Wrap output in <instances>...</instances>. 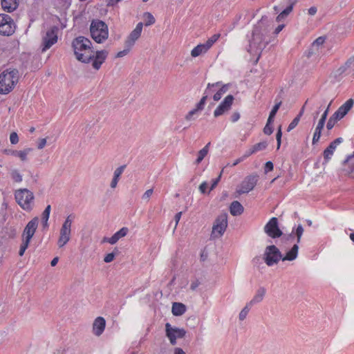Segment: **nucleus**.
Listing matches in <instances>:
<instances>
[{
	"label": "nucleus",
	"mask_w": 354,
	"mask_h": 354,
	"mask_svg": "<svg viewBox=\"0 0 354 354\" xmlns=\"http://www.w3.org/2000/svg\"><path fill=\"white\" fill-rule=\"evenodd\" d=\"M72 47L78 61L86 64L92 62V66L95 70L100 68L109 54L106 50L94 53L91 41L83 36L75 38L72 41Z\"/></svg>",
	"instance_id": "obj_1"
},
{
	"label": "nucleus",
	"mask_w": 354,
	"mask_h": 354,
	"mask_svg": "<svg viewBox=\"0 0 354 354\" xmlns=\"http://www.w3.org/2000/svg\"><path fill=\"white\" fill-rule=\"evenodd\" d=\"M268 32V17L262 16L257 24L254 26L251 38L249 39L248 51L251 55H258L259 57L262 50L269 43L266 40V35Z\"/></svg>",
	"instance_id": "obj_2"
},
{
	"label": "nucleus",
	"mask_w": 354,
	"mask_h": 354,
	"mask_svg": "<svg viewBox=\"0 0 354 354\" xmlns=\"http://www.w3.org/2000/svg\"><path fill=\"white\" fill-rule=\"evenodd\" d=\"M19 80L17 69H6L0 74V94H8L15 87Z\"/></svg>",
	"instance_id": "obj_3"
},
{
	"label": "nucleus",
	"mask_w": 354,
	"mask_h": 354,
	"mask_svg": "<svg viewBox=\"0 0 354 354\" xmlns=\"http://www.w3.org/2000/svg\"><path fill=\"white\" fill-rule=\"evenodd\" d=\"M90 32L92 39L97 44H102L108 39L109 29L105 22L93 19L90 25Z\"/></svg>",
	"instance_id": "obj_4"
},
{
	"label": "nucleus",
	"mask_w": 354,
	"mask_h": 354,
	"mask_svg": "<svg viewBox=\"0 0 354 354\" xmlns=\"http://www.w3.org/2000/svg\"><path fill=\"white\" fill-rule=\"evenodd\" d=\"M303 233L304 227L301 224H299L296 227L295 230V227H293L292 232L288 235L287 240L290 241L294 239L293 234H295V236H297V243L292 247V248L286 253V254L284 257L282 256L283 261H293L297 257L299 250V246L297 243H300Z\"/></svg>",
	"instance_id": "obj_5"
},
{
	"label": "nucleus",
	"mask_w": 354,
	"mask_h": 354,
	"mask_svg": "<svg viewBox=\"0 0 354 354\" xmlns=\"http://www.w3.org/2000/svg\"><path fill=\"white\" fill-rule=\"evenodd\" d=\"M74 216L69 215L66 217L64 221L59 232V237L57 241V245L59 248L64 247L71 239V225L73 221Z\"/></svg>",
	"instance_id": "obj_6"
},
{
	"label": "nucleus",
	"mask_w": 354,
	"mask_h": 354,
	"mask_svg": "<svg viewBox=\"0 0 354 354\" xmlns=\"http://www.w3.org/2000/svg\"><path fill=\"white\" fill-rule=\"evenodd\" d=\"M15 197L17 203L25 210L32 209L31 203L34 199L33 194L27 189H19L15 192Z\"/></svg>",
	"instance_id": "obj_7"
},
{
	"label": "nucleus",
	"mask_w": 354,
	"mask_h": 354,
	"mask_svg": "<svg viewBox=\"0 0 354 354\" xmlns=\"http://www.w3.org/2000/svg\"><path fill=\"white\" fill-rule=\"evenodd\" d=\"M263 260L267 266H272L282 261L281 252L275 245H268L265 249Z\"/></svg>",
	"instance_id": "obj_8"
},
{
	"label": "nucleus",
	"mask_w": 354,
	"mask_h": 354,
	"mask_svg": "<svg viewBox=\"0 0 354 354\" xmlns=\"http://www.w3.org/2000/svg\"><path fill=\"white\" fill-rule=\"evenodd\" d=\"M16 29V24L12 18L7 14H0V35H12Z\"/></svg>",
	"instance_id": "obj_9"
},
{
	"label": "nucleus",
	"mask_w": 354,
	"mask_h": 354,
	"mask_svg": "<svg viewBox=\"0 0 354 354\" xmlns=\"http://www.w3.org/2000/svg\"><path fill=\"white\" fill-rule=\"evenodd\" d=\"M166 336L169 339L171 345L176 344V339L183 338L185 336L186 330L183 328L173 327L169 323L165 324Z\"/></svg>",
	"instance_id": "obj_10"
},
{
	"label": "nucleus",
	"mask_w": 354,
	"mask_h": 354,
	"mask_svg": "<svg viewBox=\"0 0 354 354\" xmlns=\"http://www.w3.org/2000/svg\"><path fill=\"white\" fill-rule=\"evenodd\" d=\"M265 233L272 239L279 238L282 235V231L279 227L278 219L271 218L264 226Z\"/></svg>",
	"instance_id": "obj_11"
},
{
	"label": "nucleus",
	"mask_w": 354,
	"mask_h": 354,
	"mask_svg": "<svg viewBox=\"0 0 354 354\" xmlns=\"http://www.w3.org/2000/svg\"><path fill=\"white\" fill-rule=\"evenodd\" d=\"M58 30L57 26H53L46 31V35L43 37L42 51H46L57 41Z\"/></svg>",
	"instance_id": "obj_12"
},
{
	"label": "nucleus",
	"mask_w": 354,
	"mask_h": 354,
	"mask_svg": "<svg viewBox=\"0 0 354 354\" xmlns=\"http://www.w3.org/2000/svg\"><path fill=\"white\" fill-rule=\"evenodd\" d=\"M227 227V214L223 213L220 214L216 218L212 227V234H218L219 236H222Z\"/></svg>",
	"instance_id": "obj_13"
},
{
	"label": "nucleus",
	"mask_w": 354,
	"mask_h": 354,
	"mask_svg": "<svg viewBox=\"0 0 354 354\" xmlns=\"http://www.w3.org/2000/svg\"><path fill=\"white\" fill-rule=\"evenodd\" d=\"M258 180V176L257 175H251L247 176L241 183L239 189H237V192L239 194H246L252 191Z\"/></svg>",
	"instance_id": "obj_14"
},
{
	"label": "nucleus",
	"mask_w": 354,
	"mask_h": 354,
	"mask_svg": "<svg viewBox=\"0 0 354 354\" xmlns=\"http://www.w3.org/2000/svg\"><path fill=\"white\" fill-rule=\"evenodd\" d=\"M38 222V218L35 217L27 223L22 233L23 240L30 242L37 228Z\"/></svg>",
	"instance_id": "obj_15"
},
{
	"label": "nucleus",
	"mask_w": 354,
	"mask_h": 354,
	"mask_svg": "<svg viewBox=\"0 0 354 354\" xmlns=\"http://www.w3.org/2000/svg\"><path fill=\"white\" fill-rule=\"evenodd\" d=\"M234 96L232 95H227L224 100L221 102V103L218 106V107L214 111V117L217 118L220 115H222L225 112L227 111L230 109L233 101Z\"/></svg>",
	"instance_id": "obj_16"
},
{
	"label": "nucleus",
	"mask_w": 354,
	"mask_h": 354,
	"mask_svg": "<svg viewBox=\"0 0 354 354\" xmlns=\"http://www.w3.org/2000/svg\"><path fill=\"white\" fill-rule=\"evenodd\" d=\"M221 84V83L220 82H218L213 84L209 83L207 84V86L205 90L203 96L202 97L199 102L196 104V106L195 108L196 109H197L198 111H201L204 109V106L206 102L207 98L208 97L209 95H210L212 93L215 91V88L219 86Z\"/></svg>",
	"instance_id": "obj_17"
},
{
	"label": "nucleus",
	"mask_w": 354,
	"mask_h": 354,
	"mask_svg": "<svg viewBox=\"0 0 354 354\" xmlns=\"http://www.w3.org/2000/svg\"><path fill=\"white\" fill-rule=\"evenodd\" d=\"M353 75H354V57L349 58L346 63L337 68L335 76Z\"/></svg>",
	"instance_id": "obj_18"
},
{
	"label": "nucleus",
	"mask_w": 354,
	"mask_h": 354,
	"mask_svg": "<svg viewBox=\"0 0 354 354\" xmlns=\"http://www.w3.org/2000/svg\"><path fill=\"white\" fill-rule=\"evenodd\" d=\"M143 24L142 22H139L136 28L131 32L127 40L125 41L124 45L128 46L129 47H133L138 40V39L140 37L141 32L142 30Z\"/></svg>",
	"instance_id": "obj_19"
},
{
	"label": "nucleus",
	"mask_w": 354,
	"mask_h": 354,
	"mask_svg": "<svg viewBox=\"0 0 354 354\" xmlns=\"http://www.w3.org/2000/svg\"><path fill=\"white\" fill-rule=\"evenodd\" d=\"M129 232V229L126 227H122L116 232L111 237H104L102 243H109L111 245L116 243L120 239L124 237Z\"/></svg>",
	"instance_id": "obj_20"
},
{
	"label": "nucleus",
	"mask_w": 354,
	"mask_h": 354,
	"mask_svg": "<svg viewBox=\"0 0 354 354\" xmlns=\"http://www.w3.org/2000/svg\"><path fill=\"white\" fill-rule=\"evenodd\" d=\"M106 327V320L102 317H97L93 324V333L95 335L100 336Z\"/></svg>",
	"instance_id": "obj_21"
},
{
	"label": "nucleus",
	"mask_w": 354,
	"mask_h": 354,
	"mask_svg": "<svg viewBox=\"0 0 354 354\" xmlns=\"http://www.w3.org/2000/svg\"><path fill=\"white\" fill-rule=\"evenodd\" d=\"M354 104L353 99H348L335 112V117L339 118H344L348 112L351 109Z\"/></svg>",
	"instance_id": "obj_22"
},
{
	"label": "nucleus",
	"mask_w": 354,
	"mask_h": 354,
	"mask_svg": "<svg viewBox=\"0 0 354 354\" xmlns=\"http://www.w3.org/2000/svg\"><path fill=\"white\" fill-rule=\"evenodd\" d=\"M343 142V139L342 138H336L334 141H333L329 146L324 151V159L328 160L331 158L333 155L334 151L335 150L337 146Z\"/></svg>",
	"instance_id": "obj_23"
},
{
	"label": "nucleus",
	"mask_w": 354,
	"mask_h": 354,
	"mask_svg": "<svg viewBox=\"0 0 354 354\" xmlns=\"http://www.w3.org/2000/svg\"><path fill=\"white\" fill-rule=\"evenodd\" d=\"M268 147L266 141H262L257 144L254 145L245 152V157H249L251 155L257 153L258 151L265 150Z\"/></svg>",
	"instance_id": "obj_24"
},
{
	"label": "nucleus",
	"mask_w": 354,
	"mask_h": 354,
	"mask_svg": "<svg viewBox=\"0 0 354 354\" xmlns=\"http://www.w3.org/2000/svg\"><path fill=\"white\" fill-rule=\"evenodd\" d=\"M19 0H1L2 8L4 11L12 12L19 6Z\"/></svg>",
	"instance_id": "obj_25"
},
{
	"label": "nucleus",
	"mask_w": 354,
	"mask_h": 354,
	"mask_svg": "<svg viewBox=\"0 0 354 354\" xmlns=\"http://www.w3.org/2000/svg\"><path fill=\"white\" fill-rule=\"evenodd\" d=\"M266 292V290L263 287H260L257 290L253 298L248 303L249 305L252 306L254 304L260 303L264 298Z\"/></svg>",
	"instance_id": "obj_26"
},
{
	"label": "nucleus",
	"mask_w": 354,
	"mask_h": 354,
	"mask_svg": "<svg viewBox=\"0 0 354 354\" xmlns=\"http://www.w3.org/2000/svg\"><path fill=\"white\" fill-rule=\"evenodd\" d=\"M243 205L237 201H233L230 206V212L232 216H239L243 212Z\"/></svg>",
	"instance_id": "obj_27"
},
{
	"label": "nucleus",
	"mask_w": 354,
	"mask_h": 354,
	"mask_svg": "<svg viewBox=\"0 0 354 354\" xmlns=\"http://www.w3.org/2000/svg\"><path fill=\"white\" fill-rule=\"evenodd\" d=\"M186 311V306L182 303L174 302L172 305L171 312L175 316H180Z\"/></svg>",
	"instance_id": "obj_28"
},
{
	"label": "nucleus",
	"mask_w": 354,
	"mask_h": 354,
	"mask_svg": "<svg viewBox=\"0 0 354 354\" xmlns=\"http://www.w3.org/2000/svg\"><path fill=\"white\" fill-rule=\"evenodd\" d=\"M208 50L209 48L205 43L200 44L192 50L191 55L194 57H196L203 53H205Z\"/></svg>",
	"instance_id": "obj_29"
},
{
	"label": "nucleus",
	"mask_w": 354,
	"mask_h": 354,
	"mask_svg": "<svg viewBox=\"0 0 354 354\" xmlns=\"http://www.w3.org/2000/svg\"><path fill=\"white\" fill-rule=\"evenodd\" d=\"M294 4V2L291 3L282 12H281L276 17V21L277 22H281L283 20H284L288 16V15L292 11Z\"/></svg>",
	"instance_id": "obj_30"
},
{
	"label": "nucleus",
	"mask_w": 354,
	"mask_h": 354,
	"mask_svg": "<svg viewBox=\"0 0 354 354\" xmlns=\"http://www.w3.org/2000/svg\"><path fill=\"white\" fill-rule=\"evenodd\" d=\"M324 41L325 38L323 37H319L316 39L312 44L310 48L311 51L308 53V57H310L313 53V50H318L319 48L324 44Z\"/></svg>",
	"instance_id": "obj_31"
},
{
	"label": "nucleus",
	"mask_w": 354,
	"mask_h": 354,
	"mask_svg": "<svg viewBox=\"0 0 354 354\" xmlns=\"http://www.w3.org/2000/svg\"><path fill=\"white\" fill-rule=\"evenodd\" d=\"M229 88V84L223 85L213 95V99L214 101H218L221 100L222 96L227 91Z\"/></svg>",
	"instance_id": "obj_32"
},
{
	"label": "nucleus",
	"mask_w": 354,
	"mask_h": 354,
	"mask_svg": "<svg viewBox=\"0 0 354 354\" xmlns=\"http://www.w3.org/2000/svg\"><path fill=\"white\" fill-rule=\"evenodd\" d=\"M210 142L207 143L202 149L198 151V157L196 160V164H199L203 158L207 156L209 150Z\"/></svg>",
	"instance_id": "obj_33"
},
{
	"label": "nucleus",
	"mask_w": 354,
	"mask_h": 354,
	"mask_svg": "<svg viewBox=\"0 0 354 354\" xmlns=\"http://www.w3.org/2000/svg\"><path fill=\"white\" fill-rule=\"evenodd\" d=\"M125 168H126L125 165H121V166L118 167V168H116L113 172V176L112 179L118 183V181L120 178V176L122 174V173L124 172Z\"/></svg>",
	"instance_id": "obj_34"
},
{
	"label": "nucleus",
	"mask_w": 354,
	"mask_h": 354,
	"mask_svg": "<svg viewBox=\"0 0 354 354\" xmlns=\"http://www.w3.org/2000/svg\"><path fill=\"white\" fill-rule=\"evenodd\" d=\"M281 104V102H279L277 103L272 109L271 111L270 112L269 117L268 118V123H272L274 121V118L277 113L280 106Z\"/></svg>",
	"instance_id": "obj_35"
},
{
	"label": "nucleus",
	"mask_w": 354,
	"mask_h": 354,
	"mask_svg": "<svg viewBox=\"0 0 354 354\" xmlns=\"http://www.w3.org/2000/svg\"><path fill=\"white\" fill-rule=\"evenodd\" d=\"M221 34L216 33L213 35L212 37H210L205 44H206L207 47L209 49L213 44L220 38Z\"/></svg>",
	"instance_id": "obj_36"
},
{
	"label": "nucleus",
	"mask_w": 354,
	"mask_h": 354,
	"mask_svg": "<svg viewBox=\"0 0 354 354\" xmlns=\"http://www.w3.org/2000/svg\"><path fill=\"white\" fill-rule=\"evenodd\" d=\"M251 307L252 306L249 305V304H247L241 310L239 315V318L241 321H243L246 318Z\"/></svg>",
	"instance_id": "obj_37"
},
{
	"label": "nucleus",
	"mask_w": 354,
	"mask_h": 354,
	"mask_svg": "<svg viewBox=\"0 0 354 354\" xmlns=\"http://www.w3.org/2000/svg\"><path fill=\"white\" fill-rule=\"evenodd\" d=\"M339 120H341V118L335 117V113H334L333 114V115L329 118V120L327 122V124H326L327 129L328 130L332 129L333 128V127L335 126V123Z\"/></svg>",
	"instance_id": "obj_38"
},
{
	"label": "nucleus",
	"mask_w": 354,
	"mask_h": 354,
	"mask_svg": "<svg viewBox=\"0 0 354 354\" xmlns=\"http://www.w3.org/2000/svg\"><path fill=\"white\" fill-rule=\"evenodd\" d=\"M11 177L15 182L20 183L22 181V176L17 169L12 170L10 173Z\"/></svg>",
	"instance_id": "obj_39"
},
{
	"label": "nucleus",
	"mask_w": 354,
	"mask_h": 354,
	"mask_svg": "<svg viewBox=\"0 0 354 354\" xmlns=\"http://www.w3.org/2000/svg\"><path fill=\"white\" fill-rule=\"evenodd\" d=\"M29 244H30V242L26 241L22 239V243H21V244L20 245V248H19V255L20 257H22L24 254L26 249L28 248V247L29 245Z\"/></svg>",
	"instance_id": "obj_40"
},
{
	"label": "nucleus",
	"mask_w": 354,
	"mask_h": 354,
	"mask_svg": "<svg viewBox=\"0 0 354 354\" xmlns=\"http://www.w3.org/2000/svg\"><path fill=\"white\" fill-rule=\"evenodd\" d=\"M145 16L146 17V22L145 26H150L155 23L156 20L154 17L149 12H146L145 14Z\"/></svg>",
	"instance_id": "obj_41"
},
{
	"label": "nucleus",
	"mask_w": 354,
	"mask_h": 354,
	"mask_svg": "<svg viewBox=\"0 0 354 354\" xmlns=\"http://www.w3.org/2000/svg\"><path fill=\"white\" fill-rule=\"evenodd\" d=\"M299 120H299V115L296 116L292 120V121L289 124V125L288 127V129H287V131H290L291 130L295 129L297 127V125L298 124Z\"/></svg>",
	"instance_id": "obj_42"
},
{
	"label": "nucleus",
	"mask_w": 354,
	"mask_h": 354,
	"mask_svg": "<svg viewBox=\"0 0 354 354\" xmlns=\"http://www.w3.org/2000/svg\"><path fill=\"white\" fill-rule=\"evenodd\" d=\"M281 136H282V130H281V126H279L277 129V132L276 134V140L277 143V149L280 148L281 144Z\"/></svg>",
	"instance_id": "obj_43"
},
{
	"label": "nucleus",
	"mask_w": 354,
	"mask_h": 354,
	"mask_svg": "<svg viewBox=\"0 0 354 354\" xmlns=\"http://www.w3.org/2000/svg\"><path fill=\"white\" fill-rule=\"evenodd\" d=\"M131 48L132 47H129L128 46L125 45L124 49L123 50L119 51L115 57L120 58L127 55L130 52Z\"/></svg>",
	"instance_id": "obj_44"
},
{
	"label": "nucleus",
	"mask_w": 354,
	"mask_h": 354,
	"mask_svg": "<svg viewBox=\"0 0 354 354\" xmlns=\"http://www.w3.org/2000/svg\"><path fill=\"white\" fill-rule=\"evenodd\" d=\"M272 123H268V120L267 121V124H266L263 129V133L266 135H271L273 132V128L271 125Z\"/></svg>",
	"instance_id": "obj_45"
},
{
	"label": "nucleus",
	"mask_w": 354,
	"mask_h": 354,
	"mask_svg": "<svg viewBox=\"0 0 354 354\" xmlns=\"http://www.w3.org/2000/svg\"><path fill=\"white\" fill-rule=\"evenodd\" d=\"M10 141L11 144L16 145L19 142V137L16 132H12L10 135Z\"/></svg>",
	"instance_id": "obj_46"
},
{
	"label": "nucleus",
	"mask_w": 354,
	"mask_h": 354,
	"mask_svg": "<svg viewBox=\"0 0 354 354\" xmlns=\"http://www.w3.org/2000/svg\"><path fill=\"white\" fill-rule=\"evenodd\" d=\"M153 189H147L142 196V198L144 201H148L153 194Z\"/></svg>",
	"instance_id": "obj_47"
},
{
	"label": "nucleus",
	"mask_w": 354,
	"mask_h": 354,
	"mask_svg": "<svg viewBox=\"0 0 354 354\" xmlns=\"http://www.w3.org/2000/svg\"><path fill=\"white\" fill-rule=\"evenodd\" d=\"M322 133V131H319V129H315L313 138V144L315 145L316 142H317L320 138Z\"/></svg>",
	"instance_id": "obj_48"
},
{
	"label": "nucleus",
	"mask_w": 354,
	"mask_h": 354,
	"mask_svg": "<svg viewBox=\"0 0 354 354\" xmlns=\"http://www.w3.org/2000/svg\"><path fill=\"white\" fill-rule=\"evenodd\" d=\"M208 258V252L206 248H203L201 252L200 260L201 261H205Z\"/></svg>",
	"instance_id": "obj_49"
},
{
	"label": "nucleus",
	"mask_w": 354,
	"mask_h": 354,
	"mask_svg": "<svg viewBox=\"0 0 354 354\" xmlns=\"http://www.w3.org/2000/svg\"><path fill=\"white\" fill-rule=\"evenodd\" d=\"M221 175H222V171L220 173L219 176L217 178L212 180V185L210 187V190H213L216 187V185H218V183H219V181L221 180Z\"/></svg>",
	"instance_id": "obj_50"
},
{
	"label": "nucleus",
	"mask_w": 354,
	"mask_h": 354,
	"mask_svg": "<svg viewBox=\"0 0 354 354\" xmlns=\"http://www.w3.org/2000/svg\"><path fill=\"white\" fill-rule=\"evenodd\" d=\"M29 150L24 151H17V156L20 158L21 160H26L27 158V155L28 153Z\"/></svg>",
	"instance_id": "obj_51"
},
{
	"label": "nucleus",
	"mask_w": 354,
	"mask_h": 354,
	"mask_svg": "<svg viewBox=\"0 0 354 354\" xmlns=\"http://www.w3.org/2000/svg\"><path fill=\"white\" fill-rule=\"evenodd\" d=\"M274 165L271 161H268L265 164L264 170L265 173H268L273 170Z\"/></svg>",
	"instance_id": "obj_52"
},
{
	"label": "nucleus",
	"mask_w": 354,
	"mask_h": 354,
	"mask_svg": "<svg viewBox=\"0 0 354 354\" xmlns=\"http://www.w3.org/2000/svg\"><path fill=\"white\" fill-rule=\"evenodd\" d=\"M115 258V254L113 252H111L107 254L104 259V262L106 263H110Z\"/></svg>",
	"instance_id": "obj_53"
},
{
	"label": "nucleus",
	"mask_w": 354,
	"mask_h": 354,
	"mask_svg": "<svg viewBox=\"0 0 354 354\" xmlns=\"http://www.w3.org/2000/svg\"><path fill=\"white\" fill-rule=\"evenodd\" d=\"M200 284H201V282L199 281V280L195 279L192 281L191 285H190V289L194 291L196 290V288L199 286Z\"/></svg>",
	"instance_id": "obj_54"
},
{
	"label": "nucleus",
	"mask_w": 354,
	"mask_h": 354,
	"mask_svg": "<svg viewBox=\"0 0 354 354\" xmlns=\"http://www.w3.org/2000/svg\"><path fill=\"white\" fill-rule=\"evenodd\" d=\"M198 112L197 109H194L192 111H190L185 116V119L187 120H191L193 119V116L196 114Z\"/></svg>",
	"instance_id": "obj_55"
},
{
	"label": "nucleus",
	"mask_w": 354,
	"mask_h": 354,
	"mask_svg": "<svg viewBox=\"0 0 354 354\" xmlns=\"http://www.w3.org/2000/svg\"><path fill=\"white\" fill-rule=\"evenodd\" d=\"M207 187V183L206 182H203L199 186V190L201 191V193L205 194Z\"/></svg>",
	"instance_id": "obj_56"
},
{
	"label": "nucleus",
	"mask_w": 354,
	"mask_h": 354,
	"mask_svg": "<svg viewBox=\"0 0 354 354\" xmlns=\"http://www.w3.org/2000/svg\"><path fill=\"white\" fill-rule=\"evenodd\" d=\"M46 145V139L42 138V139L39 140L37 147L39 149H41L45 147Z\"/></svg>",
	"instance_id": "obj_57"
},
{
	"label": "nucleus",
	"mask_w": 354,
	"mask_h": 354,
	"mask_svg": "<svg viewBox=\"0 0 354 354\" xmlns=\"http://www.w3.org/2000/svg\"><path fill=\"white\" fill-rule=\"evenodd\" d=\"M285 27V25L284 24H280L274 30V35H278L282 30L283 28Z\"/></svg>",
	"instance_id": "obj_58"
},
{
	"label": "nucleus",
	"mask_w": 354,
	"mask_h": 354,
	"mask_svg": "<svg viewBox=\"0 0 354 354\" xmlns=\"http://www.w3.org/2000/svg\"><path fill=\"white\" fill-rule=\"evenodd\" d=\"M252 263L255 266L258 265V264H261V257L259 256H257V257H254L252 259Z\"/></svg>",
	"instance_id": "obj_59"
},
{
	"label": "nucleus",
	"mask_w": 354,
	"mask_h": 354,
	"mask_svg": "<svg viewBox=\"0 0 354 354\" xmlns=\"http://www.w3.org/2000/svg\"><path fill=\"white\" fill-rule=\"evenodd\" d=\"M50 216V213L46 211H44L42 213L41 219L42 221H48Z\"/></svg>",
	"instance_id": "obj_60"
},
{
	"label": "nucleus",
	"mask_w": 354,
	"mask_h": 354,
	"mask_svg": "<svg viewBox=\"0 0 354 354\" xmlns=\"http://www.w3.org/2000/svg\"><path fill=\"white\" fill-rule=\"evenodd\" d=\"M325 122V121L319 120L315 129H319V131H322L324 127Z\"/></svg>",
	"instance_id": "obj_61"
},
{
	"label": "nucleus",
	"mask_w": 354,
	"mask_h": 354,
	"mask_svg": "<svg viewBox=\"0 0 354 354\" xmlns=\"http://www.w3.org/2000/svg\"><path fill=\"white\" fill-rule=\"evenodd\" d=\"M317 8L315 6H312L308 9V12L310 15L313 16L317 13Z\"/></svg>",
	"instance_id": "obj_62"
},
{
	"label": "nucleus",
	"mask_w": 354,
	"mask_h": 354,
	"mask_svg": "<svg viewBox=\"0 0 354 354\" xmlns=\"http://www.w3.org/2000/svg\"><path fill=\"white\" fill-rule=\"evenodd\" d=\"M240 118V114L239 113H234L231 117V120L233 122L238 121Z\"/></svg>",
	"instance_id": "obj_63"
},
{
	"label": "nucleus",
	"mask_w": 354,
	"mask_h": 354,
	"mask_svg": "<svg viewBox=\"0 0 354 354\" xmlns=\"http://www.w3.org/2000/svg\"><path fill=\"white\" fill-rule=\"evenodd\" d=\"M174 354H186V353L181 348L176 347L174 348Z\"/></svg>",
	"instance_id": "obj_64"
}]
</instances>
